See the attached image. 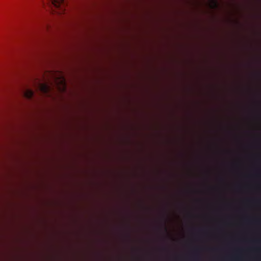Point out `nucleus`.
I'll list each match as a JSON object with an SVG mask.
<instances>
[{
	"instance_id": "obj_1",
	"label": "nucleus",
	"mask_w": 261,
	"mask_h": 261,
	"mask_svg": "<svg viewBox=\"0 0 261 261\" xmlns=\"http://www.w3.org/2000/svg\"><path fill=\"white\" fill-rule=\"evenodd\" d=\"M48 8L53 13L62 14L66 10V4L64 0H46Z\"/></svg>"
},
{
	"instance_id": "obj_2",
	"label": "nucleus",
	"mask_w": 261,
	"mask_h": 261,
	"mask_svg": "<svg viewBox=\"0 0 261 261\" xmlns=\"http://www.w3.org/2000/svg\"><path fill=\"white\" fill-rule=\"evenodd\" d=\"M38 88L43 94L45 95H48L49 94L50 88L47 84L39 83Z\"/></svg>"
},
{
	"instance_id": "obj_3",
	"label": "nucleus",
	"mask_w": 261,
	"mask_h": 261,
	"mask_svg": "<svg viewBox=\"0 0 261 261\" xmlns=\"http://www.w3.org/2000/svg\"><path fill=\"white\" fill-rule=\"evenodd\" d=\"M23 94L25 98L31 99L34 96V92L31 89H27L24 91Z\"/></svg>"
},
{
	"instance_id": "obj_4",
	"label": "nucleus",
	"mask_w": 261,
	"mask_h": 261,
	"mask_svg": "<svg viewBox=\"0 0 261 261\" xmlns=\"http://www.w3.org/2000/svg\"><path fill=\"white\" fill-rule=\"evenodd\" d=\"M213 3L214 5L216 6H217V2L215 0H213Z\"/></svg>"
},
{
	"instance_id": "obj_5",
	"label": "nucleus",
	"mask_w": 261,
	"mask_h": 261,
	"mask_svg": "<svg viewBox=\"0 0 261 261\" xmlns=\"http://www.w3.org/2000/svg\"><path fill=\"white\" fill-rule=\"evenodd\" d=\"M194 256H195V257H196V256H197V252H194Z\"/></svg>"
}]
</instances>
